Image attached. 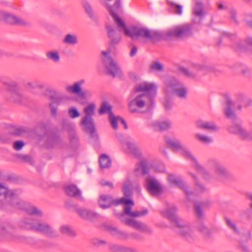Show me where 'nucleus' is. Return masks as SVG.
<instances>
[{"instance_id":"bf43d9fd","label":"nucleus","mask_w":252,"mask_h":252,"mask_svg":"<svg viewBox=\"0 0 252 252\" xmlns=\"http://www.w3.org/2000/svg\"><path fill=\"white\" fill-rule=\"evenodd\" d=\"M164 107H165V108L166 110H169L171 109L172 108V103L171 102L169 101H168L167 100L165 103H164Z\"/></svg>"},{"instance_id":"ea45409f","label":"nucleus","mask_w":252,"mask_h":252,"mask_svg":"<svg viewBox=\"0 0 252 252\" xmlns=\"http://www.w3.org/2000/svg\"><path fill=\"white\" fill-rule=\"evenodd\" d=\"M193 13L196 16L201 17L203 15V6L201 3H196L193 9Z\"/></svg>"},{"instance_id":"2f4dec72","label":"nucleus","mask_w":252,"mask_h":252,"mask_svg":"<svg viewBox=\"0 0 252 252\" xmlns=\"http://www.w3.org/2000/svg\"><path fill=\"white\" fill-rule=\"evenodd\" d=\"M110 232L114 236L121 239H127L128 238V234L124 231H121L116 228L111 227L109 229Z\"/></svg>"},{"instance_id":"a211bd4d","label":"nucleus","mask_w":252,"mask_h":252,"mask_svg":"<svg viewBox=\"0 0 252 252\" xmlns=\"http://www.w3.org/2000/svg\"><path fill=\"white\" fill-rule=\"evenodd\" d=\"M118 30L114 29L111 26H107V30L108 37L110 39V43L112 45H115L118 43L121 39V36L120 34V32L122 31H124L122 28H119L117 25Z\"/></svg>"},{"instance_id":"603ef678","label":"nucleus","mask_w":252,"mask_h":252,"mask_svg":"<svg viewBox=\"0 0 252 252\" xmlns=\"http://www.w3.org/2000/svg\"><path fill=\"white\" fill-rule=\"evenodd\" d=\"M225 221L228 227L235 231H237V228L235 224L228 218L225 219Z\"/></svg>"},{"instance_id":"6e6d98bb","label":"nucleus","mask_w":252,"mask_h":252,"mask_svg":"<svg viewBox=\"0 0 252 252\" xmlns=\"http://www.w3.org/2000/svg\"><path fill=\"white\" fill-rule=\"evenodd\" d=\"M230 13V17L231 19H232L235 22L237 23L236 19V12L234 9H230L229 11Z\"/></svg>"},{"instance_id":"7c9ffc66","label":"nucleus","mask_w":252,"mask_h":252,"mask_svg":"<svg viewBox=\"0 0 252 252\" xmlns=\"http://www.w3.org/2000/svg\"><path fill=\"white\" fill-rule=\"evenodd\" d=\"M46 58L53 62L58 63L60 61L59 53L57 50H51L47 51L45 53Z\"/></svg>"},{"instance_id":"f8f14e48","label":"nucleus","mask_w":252,"mask_h":252,"mask_svg":"<svg viewBox=\"0 0 252 252\" xmlns=\"http://www.w3.org/2000/svg\"><path fill=\"white\" fill-rule=\"evenodd\" d=\"M103 63L107 69L109 73L113 77L115 76L119 72V68L116 62L110 56L109 51H102Z\"/></svg>"},{"instance_id":"e433bc0d","label":"nucleus","mask_w":252,"mask_h":252,"mask_svg":"<svg viewBox=\"0 0 252 252\" xmlns=\"http://www.w3.org/2000/svg\"><path fill=\"white\" fill-rule=\"evenodd\" d=\"M111 106L107 102H103L101 103L100 108L98 110V113L100 115H102L106 113H112L111 112Z\"/></svg>"},{"instance_id":"20e7f679","label":"nucleus","mask_w":252,"mask_h":252,"mask_svg":"<svg viewBox=\"0 0 252 252\" xmlns=\"http://www.w3.org/2000/svg\"><path fill=\"white\" fill-rule=\"evenodd\" d=\"M3 195L5 199L9 198V205L15 209L25 210L30 215L40 217L42 215V212L35 206L29 203L25 202L20 200L14 196L15 192L13 190H9L7 187L2 184L0 183V195Z\"/></svg>"},{"instance_id":"a19ab883","label":"nucleus","mask_w":252,"mask_h":252,"mask_svg":"<svg viewBox=\"0 0 252 252\" xmlns=\"http://www.w3.org/2000/svg\"><path fill=\"white\" fill-rule=\"evenodd\" d=\"M163 69L162 65L158 62L152 63L150 65L151 71H161Z\"/></svg>"},{"instance_id":"ddd939ff","label":"nucleus","mask_w":252,"mask_h":252,"mask_svg":"<svg viewBox=\"0 0 252 252\" xmlns=\"http://www.w3.org/2000/svg\"><path fill=\"white\" fill-rule=\"evenodd\" d=\"M0 20L4 21L11 25L26 26L28 22L22 18L6 11L0 10Z\"/></svg>"},{"instance_id":"9d476101","label":"nucleus","mask_w":252,"mask_h":252,"mask_svg":"<svg viewBox=\"0 0 252 252\" xmlns=\"http://www.w3.org/2000/svg\"><path fill=\"white\" fill-rule=\"evenodd\" d=\"M124 204V210L125 214L132 217H140L145 216L148 213L147 210L142 211H131L132 207L134 205V202L130 199H126L124 197L117 199L115 205Z\"/></svg>"},{"instance_id":"3c124183","label":"nucleus","mask_w":252,"mask_h":252,"mask_svg":"<svg viewBox=\"0 0 252 252\" xmlns=\"http://www.w3.org/2000/svg\"><path fill=\"white\" fill-rule=\"evenodd\" d=\"M181 71L187 76L191 78L195 77L196 74L191 71H190L189 69L186 68H182Z\"/></svg>"},{"instance_id":"6e6552de","label":"nucleus","mask_w":252,"mask_h":252,"mask_svg":"<svg viewBox=\"0 0 252 252\" xmlns=\"http://www.w3.org/2000/svg\"><path fill=\"white\" fill-rule=\"evenodd\" d=\"M19 225L22 227L41 232L49 236H56L54 230L49 224L45 222L25 219L20 222Z\"/></svg>"},{"instance_id":"6ab92c4d","label":"nucleus","mask_w":252,"mask_h":252,"mask_svg":"<svg viewBox=\"0 0 252 252\" xmlns=\"http://www.w3.org/2000/svg\"><path fill=\"white\" fill-rule=\"evenodd\" d=\"M125 222L127 225L130 226H132L135 229L138 230L142 232H152V229L147 225L133 219H126Z\"/></svg>"},{"instance_id":"0e129e2a","label":"nucleus","mask_w":252,"mask_h":252,"mask_svg":"<svg viewBox=\"0 0 252 252\" xmlns=\"http://www.w3.org/2000/svg\"><path fill=\"white\" fill-rule=\"evenodd\" d=\"M44 88V84H43L39 82L38 81H36L35 88L43 89Z\"/></svg>"},{"instance_id":"9b49d317","label":"nucleus","mask_w":252,"mask_h":252,"mask_svg":"<svg viewBox=\"0 0 252 252\" xmlns=\"http://www.w3.org/2000/svg\"><path fill=\"white\" fill-rule=\"evenodd\" d=\"M190 25L189 24L180 25L168 30L166 35L176 38H186L192 35Z\"/></svg>"},{"instance_id":"0eeeda50","label":"nucleus","mask_w":252,"mask_h":252,"mask_svg":"<svg viewBox=\"0 0 252 252\" xmlns=\"http://www.w3.org/2000/svg\"><path fill=\"white\" fill-rule=\"evenodd\" d=\"M189 174L194 180L195 183L196 190L194 192L189 191L187 184L182 180L180 177L173 174H169L167 177L168 182L170 184L182 189L188 197H190L193 194H197L200 192L205 191L206 189L205 187L203 185H201L196 181V177L194 175L190 173H189Z\"/></svg>"},{"instance_id":"c9c22d12","label":"nucleus","mask_w":252,"mask_h":252,"mask_svg":"<svg viewBox=\"0 0 252 252\" xmlns=\"http://www.w3.org/2000/svg\"><path fill=\"white\" fill-rule=\"evenodd\" d=\"M132 184L129 180H126L124 182L122 189L126 196L128 197L131 194Z\"/></svg>"},{"instance_id":"37998d69","label":"nucleus","mask_w":252,"mask_h":252,"mask_svg":"<svg viewBox=\"0 0 252 252\" xmlns=\"http://www.w3.org/2000/svg\"><path fill=\"white\" fill-rule=\"evenodd\" d=\"M68 114L71 118H76L80 116V113L77 109L74 107H71L68 109Z\"/></svg>"},{"instance_id":"b1692460","label":"nucleus","mask_w":252,"mask_h":252,"mask_svg":"<svg viewBox=\"0 0 252 252\" xmlns=\"http://www.w3.org/2000/svg\"><path fill=\"white\" fill-rule=\"evenodd\" d=\"M116 200H113L112 197L105 195L100 196L98 200V204L102 209H106L109 208L111 205H115Z\"/></svg>"},{"instance_id":"393cba45","label":"nucleus","mask_w":252,"mask_h":252,"mask_svg":"<svg viewBox=\"0 0 252 252\" xmlns=\"http://www.w3.org/2000/svg\"><path fill=\"white\" fill-rule=\"evenodd\" d=\"M151 126L157 131L166 130L171 126V123L169 121H156L151 124Z\"/></svg>"},{"instance_id":"412c9836","label":"nucleus","mask_w":252,"mask_h":252,"mask_svg":"<svg viewBox=\"0 0 252 252\" xmlns=\"http://www.w3.org/2000/svg\"><path fill=\"white\" fill-rule=\"evenodd\" d=\"M76 211L82 219L90 221L95 220L99 216L98 214L86 209L79 208Z\"/></svg>"},{"instance_id":"8fccbe9b","label":"nucleus","mask_w":252,"mask_h":252,"mask_svg":"<svg viewBox=\"0 0 252 252\" xmlns=\"http://www.w3.org/2000/svg\"><path fill=\"white\" fill-rule=\"evenodd\" d=\"M198 228L199 230L204 235L207 236L209 234V229L203 224H200V225L198 226Z\"/></svg>"},{"instance_id":"5fc2aeb1","label":"nucleus","mask_w":252,"mask_h":252,"mask_svg":"<svg viewBox=\"0 0 252 252\" xmlns=\"http://www.w3.org/2000/svg\"><path fill=\"white\" fill-rule=\"evenodd\" d=\"M154 168L155 171L158 172H164L165 171V166L162 164L155 166Z\"/></svg>"},{"instance_id":"bb28decb","label":"nucleus","mask_w":252,"mask_h":252,"mask_svg":"<svg viewBox=\"0 0 252 252\" xmlns=\"http://www.w3.org/2000/svg\"><path fill=\"white\" fill-rule=\"evenodd\" d=\"M210 205V202L208 201H203L200 203H196L194 205V209L196 215L198 218L203 219L204 214L202 212V209L207 208Z\"/></svg>"},{"instance_id":"c03bdc74","label":"nucleus","mask_w":252,"mask_h":252,"mask_svg":"<svg viewBox=\"0 0 252 252\" xmlns=\"http://www.w3.org/2000/svg\"><path fill=\"white\" fill-rule=\"evenodd\" d=\"M83 7H84L86 12H87L88 15L89 16V17L92 18H93L94 16V13H93V11L92 8V7L90 5V4L87 2H84Z\"/></svg>"},{"instance_id":"473e14b6","label":"nucleus","mask_w":252,"mask_h":252,"mask_svg":"<svg viewBox=\"0 0 252 252\" xmlns=\"http://www.w3.org/2000/svg\"><path fill=\"white\" fill-rule=\"evenodd\" d=\"M99 162L101 168H109L111 164L110 159L109 157L105 154H102L100 156Z\"/></svg>"},{"instance_id":"13d9d810","label":"nucleus","mask_w":252,"mask_h":252,"mask_svg":"<svg viewBox=\"0 0 252 252\" xmlns=\"http://www.w3.org/2000/svg\"><path fill=\"white\" fill-rule=\"evenodd\" d=\"M100 184L103 186H107L109 187H110L111 189H113V185L112 183L108 182L107 181L102 180L100 181Z\"/></svg>"},{"instance_id":"4468645a","label":"nucleus","mask_w":252,"mask_h":252,"mask_svg":"<svg viewBox=\"0 0 252 252\" xmlns=\"http://www.w3.org/2000/svg\"><path fill=\"white\" fill-rule=\"evenodd\" d=\"M227 129L230 133L237 135L241 139L249 140L252 138V135L249 134V131L240 124L233 123L228 127Z\"/></svg>"},{"instance_id":"680f3d73","label":"nucleus","mask_w":252,"mask_h":252,"mask_svg":"<svg viewBox=\"0 0 252 252\" xmlns=\"http://www.w3.org/2000/svg\"><path fill=\"white\" fill-rule=\"evenodd\" d=\"M123 252H138L135 250L132 249L131 248L125 247H124V249Z\"/></svg>"},{"instance_id":"a878e982","label":"nucleus","mask_w":252,"mask_h":252,"mask_svg":"<svg viewBox=\"0 0 252 252\" xmlns=\"http://www.w3.org/2000/svg\"><path fill=\"white\" fill-rule=\"evenodd\" d=\"M196 125L198 128L201 129L210 130H216L218 129V127L213 122H208L200 120L197 122Z\"/></svg>"},{"instance_id":"58836bf2","label":"nucleus","mask_w":252,"mask_h":252,"mask_svg":"<svg viewBox=\"0 0 252 252\" xmlns=\"http://www.w3.org/2000/svg\"><path fill=\"white\" fill-rule=\"evenodd\" d=\"M195 137L205 144H209L213 142V139L211 137H208L206 135L196 133L195 134Z\"/></svg>"},{"instance_id":"aec40b11","label":"nucleus","mask_w":252,"mask_h":252,"mask_svg":"<svg viewBox=\"0 0 252 252\" xmlns=\"http://www.w3.org/2000/svg\"><path fill=\"white\" fill-rule=\"evenodd\" d=\"M123 148L127 152L133 156L139 157L141 156V150L138 146L132 140H126L123 143Z\"/></svg>"},{"instance_id":"79ce46f5","label":"nucleus","mask_w":252,"mask_h":252,"mask_svg":"<svg viewBox=\"0 0 252 252\" xmlns=\"http://www.w3.org/2000/svg\"><path fill=\"white\" fill-rule=\"evenodd\" d=\"M171 8L176 14L181 15L182 13V6L173 2L170 3Z\"/></svg>"},{"instance_id":"4c0bfd02","label":"nucleus","mask_w":252,"mask_h":252,"mask_svg":"<svg viewBox=\"0 0 252 252\" xmlns=\"http://www.w3.org/2000/svg\"><path fill=\"white\" fill-rule=\"evenodd\" d=\"M237 100L239 102L242 103V105L248 106L251 104L252 100L243 94H239L237 96Z\"/></svg>"},{"instance_id":"c756f323","label":"nucleus","mask_w":252,"mask_h":252,"mask_svg":"<svg viewBox=\"0 0 252 252\" xmlns=\"http://www.w3.org/2000/svg\"><path fill=\"white\" fill-rule=\"evenodd\" d=\"M63 42L70 45H75L78 42L77 36L75 34H67L63 39Z\"/></svg>"},{"instance_id":"864d4df0","label":"nucleus","mask_w":252,"mask_h":252,"mask_svg":"<svg viewBox=\"0 0 252 252\" xmlns=\"http://www.w3.org/2000/svg\"><path fill=\"white\" fill-rule=\"evenodd\" d=\"M8 236V233L5 229L1 225H0V239H2Z\"/></svg>"},{"instance_id":"72a5a7b5","label":"nucleus","mask_w":252,"mask_h":252,"mask_svg":"<svg viewBox=\"0 0 252 252\" xmlns=\"http://www.w3.org/2000/svg\"><path fill=\"white\" fill-rule=\"evenodd\" d=\"M134 171L137 174L141 173L143 175L148 173L149 172V169L146 162L144 161H141L139 164L137 165Z\"/></svg>"},{"instance_id":"774afa93","label":"nucleus","mask_w":252,"mask_h":252,"mask_svg":"<svg viewBox=\"0 0 252 252\" xmlns=\"http://www.w3.org/2000/svg\"><path fill=\"white\" fill-rule=\"evenodd\" d=\"M23 158H24L25 160H28V159L29 158V157H28V156H24L23 157Z\"/></svg>"},{"instance_id":"c85d7f7f","label":"nucleus","mask_w":252,"mask_h":252,"mask_svg":"<svg viewBox=\"0 0 252 252\" xmlns=\"http://www.w3.org/2000/svg\"><path fill=\"white\" fill-rule=\"evenodd\" d=\"M65 191L66 193L69 196L81 198L80 191L75 185H70L66 187Z\"/></svg>"},{"instance_id":"2eb2a0df","label":"nucleus","mask_w":252,"mask_h":252,"mask_svg":"<svg viewBox=\"0 0 252 252\" xmlns=\"http://www.w3.org/2000/svg\"><path fill=\"white\" fill-rule=\"evenodd\" d=\"M85 83L84 79H81L73 83L71 85H68L66 87L65 91L68 93L76 94L79 97L85 99L86 94L82 89V86Z\"/></svg>"},{"instance_id":"423d86ee","label":"nucleus","mask_w":252,"mask_h":252,"mask_svg":"<svg viewBox=\"0 0 252 252\" xmlns=\"http://www.w3.org/2000/svg\"><path fill=\"white\" fill-rule=\"evenodd\" d=\"M164 91L166 97L174 94L180 98H187L188 89L182 82L174 77H170L165 82Z\"/></svg>"},{"instance_id":"69168bd1","label":"nucleus","mask_w":252,"mask_h":252,"mask_svg":"<svg viewBox=\"0 0 252 252\" xmlns=\"http://www.w3.org/2000/svg\"><path fill=\"white\" fill-rule=\"evenodd\" d=\"M218 9H220V10L224 9L226 8V6L224 4H223V3H218Z\"/></svg>"},{"instance_id":"dca6fc26","label":"nucleus","mask_w":252,"mask_h":252,"mask_svg":"<svg viewBox=\"0 0 252 252\" xmlns=\"http://www.w3.org/2000/svg\"><path fill=\"white\" fill-rule=\"evenodd\" d=\"M146 186L148 190L153 195H158L162 191L159 183L153 177L148 176L146 179Z\"/></svg>"},{"instance_id":"f03ea898","label":"nucleus","mask_w":252,"mask_h":252,"mask_svg":"<svg viewBox=\"0 0 252 252\" xmlns=\"http://www.w3.org/2000/svg\"><path fill=\"white\" fill-rule=\"evenodd\" d=\"M157 88V85L154 82H143L137 84L134 88L133 97L129 103L130 112H136L137 108H143L145 105L150 106L156 95Z\"/></svg>"},{"instance_id":"1a4fd4ad","label":"nucleus","mask_w":252,"mask_h":252,"mask_svg":"<svg viewBox=\"0 0 252 252\" xmlns=\"http://www.w3.org/2000/svg\"><path fill=\"white\" fill-rule=\"evenodd\" d=\"M95 106L94 103H91L84 108L85 115L80 122L83 129L92 136L95 131L93 116L94 114Z\"/></svg>"},{"instance_id":"f3484780","label":"nucleus","mask_w":252,"mask_h":252,"mask_svg":"<svg viewBox=\"0 0 252 252\" xmlns=\"http://www.w3.org/2000/svg\"><path fill=\"white\" fill-rule=\"evenodd\" d=\"M2 84L10 91L12 92L10 101L15 103H20L22 101L23 96L21 94L17 91V84L13 81L8 82L3 81Z\"/></svg>"},{"instance_id":"338daca9","label":"nucleus","mask_w":252,"mask_h":252,"mask_svg":"<svg viewBox=\"0 0 252 252\" xmlns=\"http://www.w3.org/2000/svg\"><path fill=\"white\" fill-rule=\"evenodd\" d=\"M248 26L252 28V20L248 22Z\"/></svg>"},{"instance_id":"052dcab7","label":"nucleus","mask_w":252,"mask_h":252,"mask_svg":"<svg viewBox=\"0 0 252 252\" xmlns=\"http://www.w3.org/2000/svg\"><path fill=\"white\" fill-rule=\"evenodd\" d=\"M36 81H33L27 83V86L30 88H35Z\"/></svg>"},{"instance_id":"f704fd0d","label":"nucleus","mask_w":252,"mask_h":252,"mask_svg":"<svg viewBox=\"0 0 252 252\" xmlns=\"http://www.w3.org/2000/svg\"><path fill=\"white\" fill-rule=\"evenodd\" d=\"M60 232L64 235H67L70 236H74L75 235L74 231L71 229L70 227L67 225H62L59 228Z\"/></svg>"},{"instance_id":"cd10ccee","label":"nucleus","mask_w":252,"mask_h":252,"mask_svg":"<svg viewBox=\"0 0 252 252\" xmlns=\"http://www.w3.org/2000/svg\"><path fill=\"white\" fill-rule=\"evenodd\" d=\"M232 103L228 101L226 106L224 108L223 111L227 118L234 121L236 119L237 116L235 112L232 109Z\"/></svg>"},{"instance_id":"49530a36","label":"nucleus","mask_w":252,"mask_h":252,"mask_svg":"<svg viewBox=\"0 0 252 252\" xmlns=\"http://www.w3.org/2000/svg\"><path fill=\"white\" fill-rule=\"evenodd\" d=\"M124 247L117 245H113L110 247V250L113 252H123Z\"/></svg>"},{"instance_id":"f257e3e1","label":"nucleus","mask_w":252,"mask_h":252,"mask_svg":"<svg viewBox=\"0 0 252 252\" xmlns=\"http://www.w3.org/2000/svg\"><path fill=\"white\" fill-rule=\"evenodd\" d=\"M104 3L109 10L115 24L119 28L124 30L125 35L133 40L142 39L147 41L157 37L158 33L142 27H131L127 28L124 21L116 14V11L120 6V0H103Z\"/></svg>"},{"instance_id":"4be33fe9","label":"nucleus","mask_w":252,"mask_h":252,"mask_svg":"<svg viewBox=\"0 0 252 252\" xmlns=\"http://www.w3.org/2000/svg\"><path fill=\"white\" fill-rule=\"evenodd\" d=\"M213 168L215 174L220 179H225L229 177V172L220 164L216 162L214 163Z\"/></svg>"},{"instance_id":"09e8293b","label":"nucleus","mask_w":252,"mask_h":252,"mask_svg":"<svg viewBox=\"0 0 252 252\" xmlns=\"http://www.w3.org/2000/svg\"><path fill=\"white\" fill-rule=\"evenodd\" d=\"M25 143L23 141H17L13 144V148L16 151L20 150L24 146Z\"/></svg>"},{"instance_id":"7ed1b4c3","label":"nucleus","mask_w":252,"mask_h":252,"mask_svg":"<svg viewBox=\"0 0 252 252\" xmlns=\"http://www.w3.org/2000/svg\"><path fill=\"white\" fill-rule=\"evenodd\" d=\"M177 210V208L174 204H168L166 209L162 211L161 213L164 217L171 220L177 233L190 241L194 236L193 231L188 223L176 216Z\"/></svg>"},{"instance_id":"a18cd8bd","label":"nucleus","mask_w":252,"mask_h":252,"mask_svg":"<svg viewBox=\"0 0 252 252\" xmlns=\"http://www.w3.org/2000/svg\"><path fill=\"white\" fill-rule=\"evenodd\" d=\"M92 243L94 246L98 247L105 245L106 242L98 238H94L92 239Z\"/></svg>"},{"instance_id":"5701e85b","label":"nucleus","mask_w":252,"mask_h":252,"mask_svg":"<svg viewBox=\"0 0 252 252\" xmlns=\"http://www.w3.org/2000/svg\"><path fill=\"white\" fill-rule=\"evenodd\" d=\"M109 121L111 126L114 129H116L118 128V124H122L125 129L127 128V126L125 121L120 117L115 116L112 113H110L109 115Z\"/></svg>"},{"instance_id":"39448f33","label":"nucleus","mask_w":252,"mask_h":252,"mask_svg":"<svg viewBox=\"0 0 252 252\" xmlns=\"http://www.w3.org/2000/svg\"><path fill=\"white\" fill-rule=\"evenodd\" d=\"M166 142L169 146L177 150L186 159L192 162L195 169L202 175L204 178L206 179H209L211 178L210 173L198 164L189 150L185 145H183L179 140L167 138H166Z\"/></svg>"},{"instance_id":"4d7b16f0","label":"nucleus","mask_w":252,"mask_h":252,"mask_svg":"<svg viewBox=\"0 0 252 252\" xmlns=\"http://www.w3.org/2000/svg\"><path fill=\"white\" fill-rule=\"evenodd\" d=\"M49 106L51 109V113L52 116L53 117H56L57 114V107H55L52 104L50 103Z\"/></svg>"},{"instance_id":"de8ad7c7","label":"nucleus","mask_w":252,"mask_h":252,"mask_svg":"<svg viewBox=\"0 0 252 252\" xmlns=\"http://www.w3.org/2000/svg\"><path fill=\"white\" fill-rule=\"evenodd\" d=\"M247 45L246 47H242L241 48L246 50L252 51V38L248 37L246 39Z\"/></svg>"},{"instance_id":"e2e57ef3","label":"nucleus","mask_w":252,"mask_h":252,"mask_svg":"<svg viewBox=\"0 0 252 252\" xmlns=\"http://www.w3.org/2000/svg\"><path fill=\"white\" fill-rule=\"evenodd\" d=\"M137 50V48L135 46L132 47L131 52L130 53V56L131 57H133L136 54Z\"/></svg>"}]
</instances>
